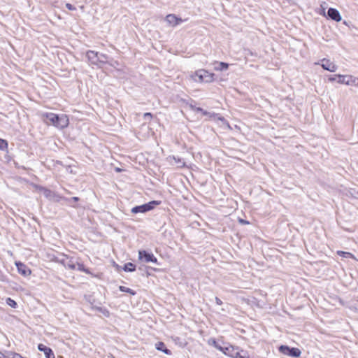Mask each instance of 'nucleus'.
I'll return each mask as SVG.
<instances>
[{
    "label": "nucleus",
    "instance_id": "obj_1",
    "mask_svg": "<svg viewBox=\"0 0 358 358\" xmlns=\"http://www.w3.org/2000/svg\"><path fill=\"white\" fill-rule=\"evenodd\" d=\"M42 116L46 118L48 124H51L59 129H64L69 124V118L66 114L58 115L53 113H45Z\"/></svg>",
    "mask_w": 358,
    "mask_h": 358
},
{
    "label": "nucleus",
    "instance_id": "obj_2",
    "mask_svg": "<svg viewBox=\"0 0 358 358\" xmlns=\"http://www.w3.org/2000/svg\"><path fill=\"white\" fill-rule=\"evenodd\" d=\"M189 77L192 81L199 83H211L215 80V74L203 69L191 72Z\"/></svg>",
    "mask_w": 358,
    "mask_h": 358
},
{
    "label": "nucleus",
    "instance_id": "obj_3",
    "mask_svg": "<svg viewBox=\"0 0 358 358\" xmlns=\"http://www.w3.org/2000/svg\"><path fill=\"white\" fill-rule=\"evenodd\" d=\"M221 352L231 358H250V355L247 351L230 344L222 347Z\"/></svg>",
    "mask_w": 358,
    "mask_h": 358
},
{
    "label": "nucleus",
    "instance_id": "obj_4",
    "mask_svg": "<svg viewBox=\"0 0 358 358\" xmlns=\"http://www.w3.org/2000/svg\"><path fill=\"white\" fill-rule=\"evenodd\" d=\"M337 82L339 84H343L349 86L358 87V77H355L352 75H342L338 74Z\"/></svg>",
    "mask_w": 358,
    "mask_h": 358
},
{
    "label": "nucleus",
    "instance_id": "obj_5",
    "mask_svg": "<svg viewBox=\"0 0 358 358\" xmlns=\"http://www.w3.org/2000/svg\"><path fill=\"white\" fill-rule=\"evenodd\" d=\"M160 201H152L148 202V203H145L141 206H135L131 209V213H143L148 211H150L155 208V206L160 204Z\"/></svg>",
    "mask_w": 358,
    "mask_h": 358
},
{
    "label": "nucleus",
    "instance_id": "obj_6",
    "mask_svg": "<svg viewBox=\"0 0 358 358\" xmlns=\"http://www.w3.org/2000/svg\"><path fill=\"white\" fill-rule=\"evenodd\" d=\"M278 350L282 354L292 357H299L301 354V352L299 348H289L287 345H280Z\"/></svg>",
    "mask_w": 358,
    "mask_h": 358
},
{
    "label": "nucleus",
    "instance_id": "obj_7",
    "mask_svg": "<svg viewBox=\"0 0 358 358\" xmlns=\"http://www.w3.org/2000/svg\"><path fill=\"white\" fill-rule=\"evenodd\" d=\"M138 259L145 263L152 262L159 264L157 259L154 256V255L152 252H148L145 250L138 251Z\"/></svg>",
    "mask_w": 358,
    "mask_h": 358
},
{
    "label": "nucleus",
    "instance_id": "obj_8",
    "mask_svg": "<svg viewBox=\"0 0 358 358\" xmlns=\"http://www.w3.org/2000/svg\"><path fill=\"white\" fill-rule=\"evenodd\" d=\"M315 64H320V63L317 62ZM320 65L324 70L330 72H335L338 69L337 65L327 59H322Z\"/></svg>",
    "mask_w": 358,
    "mask_h": 358
},
{
    "label": "nucleus",
    "instance_id": "obj_9",
    "mask_svg": "<svg viewBox=\"0 0 358 358\" xmlns=\"http://www.w3.org/2000/svg\"><path fill=\"white\" fill-rule=\"evenodd\" d=\"M166 22L169 26L176 27L177 25L182 23L184 20L180 17H178L173 14H169L166 16Z\"/></svg>",
    "mask_w": 358,
    "mask_h": 358
},
{
    "label": "nucleus",
    "instance_id": "obj_10",
    "mask_svg": "<svg viewBox=\"0 0 358 358\" xmlns=\"http://www.w3.org/2000/svg\"><path fill=\"white\" fill-rule=\"evenodd\" d=\"M98 52H95L93 50H89L86 53V57L88 59V62L91 65H95L99 67V57H98Z\"/></svg>",
    "mask_w": 358,
    "mask_h": 358
},
{
    "label": "nucleus",
    "instance_id": "obj_11",
    "mask_svg": "<svg viewBox=\"0 0 358 358\" xmlns=\"http://www.w3.org/2000/svg\"><path fill=\"white\" fill-rule=\"evenodd\" d=\"M15 265L17 266L19 273L23 276H29L31 273V271L23 263L16 262Z\"/></svg>",
    "mask_w": 358,
    "mask_h": 358
},
{
    "label": "nucleus",
    "instance_id": "obj_12",
    "mask_svg": "<svg viewBox=\"0 0 358 358\" xmlns=\"http://www.w3.org/2000/svg\"><path fill=\"white\" fill-rule=\"evenodd\" d=\"M328 17L335 22H340L342 20L341 15L339 11L334 8H329L327 11Z\"/></svg>",
    "mask_w": 358,
    "mask_h": 358
},
{
    "label": "nucleus",
    "instance_id": "obj_13",
    "mask_svg": "<svg viewBox=\"0 0 358 358\" xmlns=\"http://www.w3.org/2000/svg\"><path fill=\"white\" fill-rule=\"evenodd\" d=\"M167 161L171 165H175L177 168H182L185 166V162L181 158H177L174 156L167 157Z\"/></svg>",
    "mask_w": 358,
    "mask_h": 358
},
{
    "label": "nucleus",
    "instance_id": "obj_14",
    "mask_svg": "<svg viewBox=\"0 0 358 358\" xmlns=\"http://www.w3.org/2000/svg\"><path fill=\"white\" fill-rule=\"evenodd\" d=\"M38 349L41 352H43L46 358H55V354L51 348L45 346L43 344H38Z\"/></svg>",
    "mask_w": 358,
    "mask_h": 358
},
{
    "label": "nucleus",
    "instance_id": "obj_15",
    "mask_svg": "<svg viewBox=\"0 0 358 358\" xmlns=\"http://www.w3.org/2000/svg\"><path fill=\"white\" fill-rule=\"evenodd\" d=\"M61 264H62L66 268L69 269L75 270L76 268V266L74 264L72 259L69 257H65L60 261Z\"/></svg>",
    "mask_w": 358,
    "mask_h": 358
},
{
    "label": "nucleus",
    "instance_id": "obj_16",
    "mask_svg": "<svg viewBox=\"0 0 358 358\" xmlns=\"http://www.w3.org/2000/svg\"><path fill=\"white\" fill-rule=\"evenodd\" d=\"M155 348L157 350L162 351L164 353L168 355H171V351L167 349L163 342H158L155 344Z\"/></svg>",
    "mask_w": 358,
    "mask_h": 358
},
{
    "label": "nucleus",
    "instance_id": "obj_17",
    "mask_svg": "<svg viewBox=\"0 0 358 358\" xmlns=\"http://www.w3.org/2000/svg\"><path fill=\"white\" fill-rule=\"evenodd\" d=\"M229 67V64L227 63H225V62H215V66L214 67V69L215 71H225L228 69Z\"/></svg>",
    "mask_w": 358,
    "mask_h": 358
},
{
    "label": "nucleus",
    "instance_id": "obj_18",
    "mask_svg": "<svg viewBox=\"0 0 358 358\" xmlns=\"http://www.w3.org/2000/svg\"><path fill=\"white\" fill-rule=\"evenodd\" d=\"M98 57H99V67H101L103 64L108 62V57L104 54L99 52Z\"/></svg>",
    "mask_w": 358,
    "mask_h": 358
},
{
    "label": "nucleus",
    "instance_id": "obj_19",
    "mask_svg": "<svg viewBox=\"0 0 358 358\" xmlns=\"http://www.w3.org/2000/svg\"><path fill=\"white\" fill-rule=\"evenodd\" d=\"M337 254L339 256L343 257L344 258H351V259L357 260V258L355 257V256L353 254L348 252L338 250Z\"/></svg>",
    "mask_w": 358,
    "mask_h": 358
},
{
    "label": "nucleus",
    "instance_id": "obj_20",
    "mask_svg": "<svg viewBox=\"0 0 358 358\" xmlns=\"http://www.w3.org/2000/svg\"><path fill=\"white\" fill-rule=\"evenodd\" d=\"M208 344L209 345H212L213 347H215L216 349H217L218 350L221 351V350H222V346L220 345L215 338H210L208 339Z\"/></svg>",
    "mask_w": 358,
    "mask_h": 358
},
{
    "label": "nucleus",
    "instance_id": "obj_21",
    "mask_svg": "<svg viewBox=\"0 0 358 358\" xmlns=\"http://www.w3.org/2000/svg\"><path fill=\"white\" fill-rule=\"evenodd\" d=\"M123 269L127 272H132L136 270V266L133 263L129 262L124 265Z\"/></svg>",
    "mask_w": 358,
    "mask_h": 358
},
{
    "label": "nucleus",
    "instance_id": "obj_22",
    "mask_svg": "<svg viewBox=\"0 0 358 358\" xmlns=\"http://www.w3.org/2000/svg\"><path fill=\"white\" fill-rule=\"evenodd\" d=\"M4 358H25V357H22L21 355H20L18 353L9 352L6 354V356H4Z\"/></svg>",
    "mask_w": 358,
    "mask_h": 358
},
{
    "label": "nucleus",
    "instance_id": "obj_23",
    "mask_svg": "<svg viewBox=\"0 0 358 358\" xmlns=\"http://www.w3.org/2000/svg\"><path fill=\"white\" fill-rule=\"evenodd\" d=\"M76 269H77L78 271H83V272H85V273H87V274L90 273L89 269L85 268V266L83 264L77 263L76 264Z\"/></svg>",
    "mask_w": 358,
    "mask_h": 358
},
{
    "label": "nucleus",
    "instance_id": "obj_24",
    "mask_svg": "<svg viewBox=\"0 0 358 358\" xmlns=\"http://www.w3.org/2000/svg\"><path fill=\"white\" fill-rule=\"evenodd\" d=\"M119 289L121 292L129 293L131 295H135L136 294V292L134 290H132L131 289H130L129 287H124V286H120L119 287Z\"/></svg>",
    "mask_w": 358,
    "mask_h": 358
},
{
    "label": "nucleus",
    "instance_id": "obj_25",
    "mask_svg": "<svg viewBox=\"0 0 358 358\" xmlns=\"http://www.w3.org/2000/svg\"><path fill=\"white\" fill-rule=\"evenodd\" d=\"M8 149V142L3 138H0V150H6Z\"/></svg>",
    "mask_w": 358,
    "mask_h": 358
},
{
    "label": "nucleus",
    "instance_id": "obj_26",
    "mask_svg": "<svg viewBox=\"0 0 358 358\" xmlns=\"http://www.w3.org/2000/svg\"><path fill=\"white\" fill-rule=\"evenodd\" d=\"M40 191L44 194L46 197H50L52 196V192L46 188L40 187Z\"/></svg>",
    "mask_w": 358,
    "mask_h": 358
},
{
    "label": "nucleus",
    "instance_id": "obj_27",
    "mask_svg": "<svg viewBox=\"0 0 358 358\" xmlns=\"http://www.w3.org/2000/svg\"><path fill=\"white\" fill-rule=\"evenodd\" d=\"M6 301V303H7L9 306H10V307H12V308H16V306H17V303H16L14 300H13L12 299H10V298H7Z\"/></svg>",
    "mask_w": 358,
    "mask_h": 358
},
{
    "label": "nucleus",
    "instance_id": "obj_28",
    "mask_svg": "<svg viewBox=\"0 0 358 358\" xmlns=\"http://www.w3.org/2000/svg\"><path fill=\"white\" fill-rule=\"evenodd\" d=\"M98 310L106 317H109L110 313L106 308H99Z\"/></svg>",
    "mask_w": 358,
    "mask_h": 358
},
{
    "label": "nucleus",
    "instance_id": "obj_29",
    "mask_svg": "<svg viewBox=\"0 0 358 358\" xmlns=\"http://www.w3.org/2000/svg\"><path fill=\"white\" fill-rule=\"evenodd\" d=\"M218 120L221 121L224 126H225L228 129H231V127L228 122L226 121V120L224 117H219Z\"/></svg>",
    "mask_w": 358,
    "mask_h": 358
},
{
    "label": "nucleus",
    "instance_id": "obj_30",
    "mask_svg": "<svg viewBox=\"0 0 358 358\" xmlns=\"http://www.w3.org/2000/svg\"><path fill=\"white\" fill-rule=\"evenodd\" d=\"M66 7L69 10H76V7H75V6H73L72 4L69 3H66Z\"/></svg>",
    "mask_w": 358,
    "mask_h": 358
},
{
    "label": "nucleus",
    "instance_id": "obj_31",
    "mask_svg": "<svg viewBox=\"0 0 358 358\" xmlns=\"http://www.w3.org/2000/svg\"><path fill=\"white\" fill-rule=\"evenodd\" d=\"M337 75H338V74H336V75H334V76H331L329 78V80L330 82H334V81H335V80H336V78H338Z\"/></svg>",
    "mask_w": 358,
    "mask_h": 358
},
{
    "label": "nucleus",
    "instance_id": "obj_32",
    "mask_svg": "<svg viewBox=\"0 0 358 358\" xmlns=\"http://www.w3.org/2000/svg\"><path fill=\"white\" fill-rule=\"evenodd\" d=\"M152 114L150 113H146L144 114V117L145 118H149V119H151L152 118Z\"/></svg>",
    "mask_w": 358,
    "mask_h": 358
},
{
    "label": "nucleus",
    "instance_id": "obj_33",
    "mask_svg": "<svg viewBox=\"0 0 358 358\" xmlns=\"http://www.w3.org/2000/svg\"><path fill=\"white\" fill-rule=\"evenodd\" d=\"M215 302L219 306L222 304V301L218 297H215Z\"/></svg>",
    "mask_w": 358,
    "mask_h": 358
},
{
    "label": "nucleus",
    "instance_id": "obj_34",
    "mask_svg": "<svg viewBox=\"0 0 358 358\" xmlns=\"http://www.w3.org/2000/svg\"><path fill=\"white\" fill-rule=\"evenodd\" d=\"M197 111H200V112H202L203 114H206V112L203 111V110L201 108H196V109Z\"/></svg>",
    "mask_w": 358,
    "mask_h": 358
},
{
    "label": "nucleus",
    "instance_id": "obj_35",
    "mask_svg": "<svg viewBox=\"0 0 358 358\" xmlns=\"http://www.w3.org/2000/svg\"><path fill=\"white\" fill-rule=\"evenodd\" d=\"M240 222H241V223H243V224H248V222H245V221H244V220H240Z\"/></svg>",
    "mask_w": 358,
    "mask_h": 358
},
{
    "label": "nucleus",
    "instance_id": "obj_36",
    "mask_svg": "<svg viewBox=\"0 0 358 358\" xmlns=\"http://www.w3.org/2000/svg\"><path fill=\"white\" fill-rule=\"evenodd\" d=\"M72 199H73L74 201H78V197H73Z\"/></svg>",
    "mask_w": 358,
    "mask_h": 358
},
{
    "label": "nucleus",
    "instance_id": "obj_37",
    "mask_svg": "<svg viewBox=\"0 0 358 358\" xmlns=\"http://www.w3.org/2000/svg\"><path fill=\"white\" fill-rule=\"evenodd\" d=\"M321 14H322V15H325V11H324V9L323 10L322 13H321Z\"/></svg>",
    "mask_w": 358,
    "mask_h": 358
}]
</instances>
